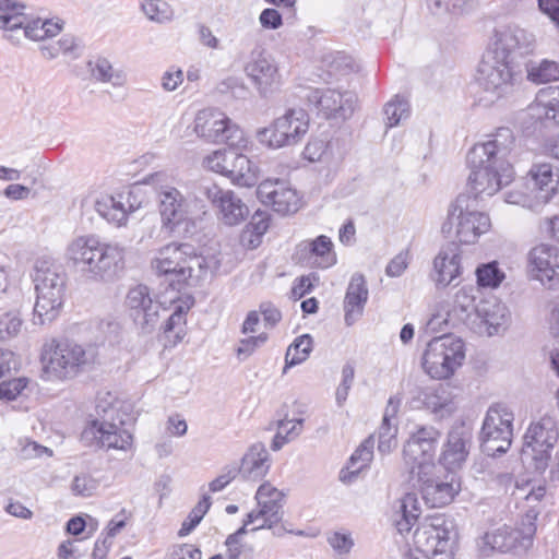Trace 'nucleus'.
I'll list each match as a JSON object with an SVG mask.
<instances>
[{
  "instance_id": "1",
  "label": "nucleus",
  "mask_w": 559,
  "mask_h": 559,
  "mask_svg": "<svg viewBox=\"0 0 559 559\" xmlns=\"http://www.w3.org/2000/svg\"><path fill=\"white\" fill-rule=\"evenodd\" d=\"M515 136L508 127L498 128L484 143L475 144L466 155L471 169L469 194L473 202L481 194L493 195L512 182L514 169L509 156L514 147Z\"/></svg>"
},
{
  "instance_id": "2",
  "label": "nucleus",
  "mask_w": 559,
  "mask_h": 559,
  "mask_svg": "<svg viewBox=\"0 0 559 559\" xmlns=\"http://www.w3.org/2000/svg\"><path fill=\"white\" fill-rule=\"evenodd\" d=\"M535 43L533 34L518 26L498 33L493 50L478 66L476 80L479 86L487 92H497L521 76Z\"/></svg>"
},
{
  "instance_id": "3",
  "label": "nucleus",
  "mask_w": 559,
  "mask_h": 559,
  "mask_svg": "<svg viewBox=\"0 0 559 559\" xmlns=\"http://www.w3.org/2000/svg\"><path fill=\"white\" fill-rule=\"evenodd\" d=\"M67 255L86 278L93 281H112L124 269V248L102 242L95 236L75 238L68 246Z\"/></svg>"
},
{
  "instance_id": "4",
  "label": "nucleus",
  "mask_w": 559,
  "mask_h": 559,
  "mask_svg": "<svg viewBox=\"0 0 559 559\" xmlns=\"http://www.w3.org/2000/svg\"><path fill=\"white\" fill-rule=\"evenodd\" d=\"M36 290L34 313L40 323L52 321L64 301L67 273L51 259H37L32 274Z\"/></svg>"
},
{
  "instance_id": "5",
  "label": "nucleus",
  "mask_w": 559,
  "mask_h": 559,
  "mask_svg": "<svg viewBox=\"0 0 559 559\" xmlns=\"http://www.w3.org/2000/svg\"><path fill=\"white\" fill-rule=\"evenodd\" d=\"M465 359L464 342L453 335L433 337L423 355V368L433 379H448Z\"/></svg>"
},
{
  "instance_id": "6",
  "label": "nucleus",
  "mask_w": 559,
  "mask_h": 559,
  "mask_svg": "<svg viewBox=\"0 0 559 559\" xmlns=\"http://www.w3.org/2000/svg\"><path fill=\"white\" fill-rule=\"evenodd\" d=\"M477 202L469 194L461 193L449 212L447 222L442 225L443 234H451L456 226L455 236L461 243H473L490 227V218L486 213L478 212Z\"/></svg>"
},
{
  "instance_id": "7",
  "label": "nucleus",
  "mask_w": 559,
  "mask_h": 559,
  "mask_svg": "<svg viewBox=\"0 0 559 559\" xmlns=\"http://www.w3.org/2000/svg\"><path fill=\"white\" fill-rule=\"evenodd\" d=\"M309 129V116L304 109H288L285 115L257 131L258 141L269 148L298 144Z\"/></svg>"
},
{
  "instance_id": "8",
  "label": "nucleus",
  "mask_w": 559,
  "mask_h": 559,
  "mask_svg": "<svg viewBox=\"0 0 559 559\" xmlns=\"http://www.w3.org/2000/svg\"><path fill=\"white\" fill-rule=\"evenodd\" d=\"M204 158V165L212 171L229 178L241 187H252L258 181V166L239 150L243 146L227 145Z\"/></svg>"
},
{
  "instance_id": "9",
  "label": "nucleus",
  "mask_w": 559,
  "mask_h": 559,
  "mask_svg": "<svg viewBox=\"0 0 559 559\" xmlns=\"http://www.w3.org/2000/svg\"><path fill=\"white\" fill-rule=\"evenodd\" d=\"M513 413L502 404L488 408L479 436L484 453L496 456L509 450L513 437Z\"/></svg>"
},
{
  "instance_id": "10",
  "label": "nucleus",
  "mask_w": 559,
  "mask_h": 559,
  "mask_svg": "<svg viewBox=\"0 0 559 559\" xmlns=\"http://www.w3.org/2000/svg\"><path fill=\"white\" fill-rule=\"evenodd\" d=\"M522 455L531 456L532 467L536 473L544 474L551 459V450L559 439V430L555 420L543 417L532 423L524 435Z\"/></svg>"
},
{
  "instance_id": "11",
  "label": "nucleus",
  "mask_w": 559,
  "mask_h": 559,
  "mask_svg": "<svg viewBox=\"0 0 559 559\" xmlns=\"http://www.w3.org/2000/svg\"><path fill=\"white\" fill-rule=\"evenodd\" d=\"M193 130L209 143L247 146L243 131L218 109L200 110L194 118Z\"/></svg>"
},
{
  "instance_id": "12",
  "label": "nucleus",
  "mask_w": 559,
  "mask_h": 559,
  "mask_svg": "<svg viewBox=\"0 0 559 559\" xmlns=\"http://www.w3.org/2000/svg\"><path fill=\"white\" fill-rule=\"evenodd\" d=\"M440 436L441 432L437 428L421 426L404 444L403 456L405 464L409 466L411 480H415V474L436 469L435 457Z\"/></svg>"
},
{
  "instance_id": "13",
  "label": "nucleus",
  "mask_w": 559,
  "mask_h": 559,
  "mask_svg": "<svg viewBox=\"0 0 559 559\" xmlns=\"http://www.w3.org/2000/svg\"><path fill=\"white\" fill-rule=\"evenodd\" d=\"M301 98L310 110L325 120H346L354 110L357 97L352 92H340L333 88L308 87Z\"/></svg>"
},
{
  "instance_id": "14",
  "label": "nucleus",
  "mask_w": 559,
  "mask_h": 559,
  "mask_svg": "<svg viewBox=\"0 0 559 559\" xmlns=\"http://www.w3.org/2000/svg\"><path fill=\"white\" fill-rule=\"evenodd\" d=\"M90 362V355L82 345L64 338L52 342L45 370L60 380L72 379Z\"/></svg>"
},
{
  "instance_id": "15",
  "label": "nucleus",
  "mask_w": 559,
  "mask_h": 559,
  "mask_svg": "<svg viewBox=\"0 0 559 559\" xmlns=\"http://www.w3.org/2000/svg\"><path fill=\"white\" fill-rule=\"evenodd\" d=\"M128 317L142 334H151L160 319L162 304L152 296L151 289L143 284L132 287L126 297Z\"/></svg>"
},
{
  "instance_id": "16",
  "label": "nucleus",
  "mask_w": 559,
  "mask_h": 559,
  "mask_svg": "<svg viewBox=\"0 0 559 559\" xmlns=\"http://www.w3.org/2000/svg\"><path fill=\"white\" fill-rule=\"evenodd\" d=\"M157 199L163 228L174 233L181 224L190 221V202L177 188L162 186Z\"/></svg>"
},
{
  "instance_id": "17",
  "label": "nucleus",
  "mask_w": 559,
  "mask_h": 559,
  "mask_svg": "<svg viewBox=\"0 0 559 559\" xmlns=\"http://www.w3.org/2000/svg\"><path fill=\"white\" fill-rule=\"evenodd\" d=\"M257 197L281 215L296 213L299 209L300 199L296 190L284 180H263L257 188Z\"/></svg>"
},
{
  "instance_id": "18",
  "label": "nucleus",
  "mask_w": 559,
  "mask_h": 559,
  "mask_svg": "<svg viewBox=\"0 0 559 559\" xmlns=\"http://www.w3.org/2000/svg\"><path fill=\"white\" fill-rule=\"evenodd\" d=\"M445 537H457L453 521L443 515H437L426 520L416 528L414 544L418 551L429 558V554L441 547Z\"/></svg>"
},
{
  "instance_id": "19",
  "label": "nucleus",
  "mask_w": 559,
  "mask_h": 559,
  "mask_svg": "<svg viewBox=\"0 0 559 559\" xmlns=\"http://www.w3.org/2000/svg\"><path fill=\"white\" fill-rule=\"evenodd\" d=\"M533 275L548 289L559 287V250L549 245H539L528 254Z\"/></svg>"
},
{
  "instance_id": "20",
  "label": "nucleus",
  "mask_w": 559,
  "mask_h": 559,
  "mask_svg": "<svg viewBox=\"0 0 559 559\" xmlns=\"http://www.w3.org/2000/svg\"><path fill=\"white\" fill-rule=\"evenodd\" d=\"M471 443L472 431L464 423L452 426L448 432L439 463L448 471L461 467L469 453Z\"/></svg>"
},
{
  "instance_id": "21",
  "label": "nucleus",
  "mask_w": 559,
  "mask_h": 559,
  "mask_svg": "<svg viewBox=\"0 0 559 559\" xmlns=\"http://www.w3.org/2000/svg\"><path fill=\"white\" fill-rule=\"evenodd\" d=\"M528 176L533 183L532 193L534 204L531 209L537 210L540 205L549 203L559 190V170L550 163L534 164Z\"/></svg>"
},
{
  "instance_id": "22",
  "label": "nucleus",
  "mask_w": 559,
  "mask_h": 559,
  "mask_svg": "<svg viewBox=\"0 0 559 559\" xmlns=\"http://www.w3.org/2000/svg\"><path fill=\"white\" fill-rule=\"evenodd\" d=\"M333 247V242L328 236L320 235L313 240L298 243L295 249V259L304 265L329 269L336 263Z\"/></svg>"
},
{
  "instance_id": "23",
  "label": "nucleus",
  "mask_w": 559,
  "mask_h": 559,
  "mask_svg": "<svg viewBox=\"0 0 559 559\" xmlns=\"http://www.w3.org/2000/svg\"><path fill=\"white\" fill-rule=\"evenodd\" d=\"M413 403L414 407L426 408L439 419L451 416L456 409L452 390L443 383L418 389Z\"/></svg>"
},
{
  "instance_id": "24",
  "label": "nucleus",
  "mask_w": 559,
  "mask_h": 559,
  "mask_svg": "<svg viewBox=\"0 0 559 559\" xmlns=\"http://www.w3.org/2000/svg\"><path fill=\"white\" fill-rule=\"evenodd\" d=\"M192 253V245L171 242L157 252L152 261V267L158 275H173L176 287H179V270L185 264L186 255Z\"/></svg>"
},
{
  "instance_id": "25",
  "label": "nucleus",
  "mask_w": 559,
  "mask_h": 559,
  "mask_svg": "<svg viewBox=\"0 0 559 559\" xmlns=\"http://www.w3.org/2000/svg\"><path fill=\"white\" fill-rule=\"evenodd\" d=\"M283 498L284 495L270 483H264L258 488L255 499L262 513L263 523L251 531L271 530L282 521Z\"/></svg>"
},
{
  "instance_id": "26",
  "label": "nucleus",
  "mask_w": 559,
  "mask_h": 559,
  "mask_svg": "<svg viewBox=\"0 0 559 559\" xmlns=\"http://www.w3.org/2000/svg\"><path fill=\"white\" fill-rule=\"evenodd\" d=\"M207 197L219 210V219L229 226L237 225L249 215L248 206L233 191L217 187L207 190Z\"/></svg>"
},
{
  "instance_id": "27",
  "label": "nucleus",
  "mask_w": 559,
  "mask_h": 559,
  "mask_svg": "<svg viewBox=\"0 0 559 559\" xmlns=\"http://www.w3.org/2000/svg\"><path fill=\"white\" fill-rule=\"evenodd\" d=\"M435 469H426L425 474H415V479L420 484V490L426 503L432 508L449 504L457 493L452 483L442 481L435 477Z\"/></svg>"
},
{
  "instance_id": "28",
  "label": "nucleus",
  "mask_w": 559,
  "mask_h": 559,
  "mask_svg": "<svg viewBox=\"0 0 559 559\" xmlns=\"http://www.w3.org/2000/svg\"><path fill=\"white\" fill-rule=\"evenodd\" d=\"M461 274V254L459 246L450 242L441 248L433 260V273L431 274L438 287L450 285Z\"/></svg>"
},
{
  "instance_id": "29",
  "label": "nucleus",
  "mask_w": 559,
  "mask_h": 559,
  "mask_svg": "<svg viewBox=\"0 0 559 559\" xmlns=\"http://www.w3.org/2000/svg\"><path fill=\"white\" fill-rule=\"evenodd\" d=\"M369 298L366 278L360 273H355L347 286L344 297V311L346 325H353L361 316Z\"/></svg>"
},
{
  "instance_id": "30",
  "label": "nucleus",
  "mask_w": 559,
  "mask_h": 559,
  "mask_svg": "<svg viewBox=\"0 0 559 559\" xmlns=\"http://www.w3.org/2000/svg\"><path fill=\"white\" fill-rule=\"evenodd\" d=\"M239 475L246 480L259 481L270 469V454L262 442L252 444L238 465Z\"/></svg>"
},
{
  "instance_id": "31",
  "label": "nucleus",
  "mask_w": 559,
  "mask_h": 559,
  "mask_svg": "<svg viewBox=\"0 0 559 559\" xmlns=\"http://www.w3.org/2000/svg\"><path fill=\"white\" fill-rule=\"evenodd\" d=\"M247 74L251 78L262 96L275 90L281 83V75L276 64L265 57L249 62L246 67Z\"/></svg>"
},
{
  "instance_id": "32",
  "label": "nucleus",
  "mask_w": 559,
  "mask_h": 559,
  "mask_svg": "<svg viewBox=\"0 0 559 559\" xmlns=\"http://www.w3.org/2000/svg\"><path fill=\"white\" fill-rule=\"evenodd\" d=\"M88 433L94 435L98 439V443L103 448L126 450L132 443V436L124 429H120L112 423L103 421L94 423L92 429L83 432V438Z\"/></svg>"
},
{
  "instance_id": "33",
  "label": "nucleus",
  "mask_w": 559,
  "mask_h": 559,
  "mask_svg": "<svg viewBox=\"0 0 559 559\" xmlns=\"http://www.w3.org/2000/svg\"><path fill=\"white\" fill-rule=\"evenodd\" d=\"M478 316L488 326L490 335L498 334L504 330L510 320V312L507 306L497 299L484 300L476 307Z\"/></svg>"
},
{
  "instance_id": "34",
  "label": "nucleus",
  "mask_w": 559,
  "mask_h": 559,
  "mask_svg": "<svg viewBox=\"0 0 559 559\" xmlns=\"http://www.w3.org/2000/svg\"><path fill=\"white\" fill-rule=\"evenodd\" d=\"M23 4H16L11 0H0V28L4 31V37L13 45L20 44V37L13 32L23 26L25 14Z\"/></svg>"
},
{
  "instance_id": "35",
  "label": "nucleus",
  "mask_w": 559,
  "mask_h": 559,
  "mask_svg": "<svg viewBox=\"0 0 559 559\" xmlns=\"http://www.w3.org/2000/svg\"><path fill=\"white\" fill-rule=\"evenodd\" d=\"M185 264L179 270V287H176L175 281H170L173 289L180 292L183 286L192 285L193 278L199 280L206 271L205 259L197 254L195 248L192 246V253L186 255Z\"/></svg>"
},
{
  "instance_id": "36",
  "label": "nucleus",
  "mask_w": 559,
  "mask_h": 559,
  "mask_svg": "<svg viewBox=\"0 0 559 559\" xmlns=\"http://www.w3.org/2000/svg\"><path fill=\"white\" fill-rule=\"evenodd\" d=\"M399 503L401 516L395 521V526L401 534L408 533L419 516L417 496L407 492L400 499Z\"/></svg>"
},
{
  "instance_id": "37",
  "label": "nucleus",
  "mask_w": 559,
  "mask_h": 559,
  "mask_svg": "<svg viewBox=\"0 0 559 559\" xmlns=\"http://www.w3.org/2000/svg\"><path fill=\"white\" fill-rule=\"evenodd\" d=\"M270 224V216L267 213L260 210L255 211L250 222L242 230L240 239L242 243L248 242L249 247L255 248L261 242V237L266 233Z\"/></svg>"
},
{
  "instance_id": "38",
  "label": "nucleus",
  "mask_w": 559,
  "mask_h": 559,
  "mask_svg": "<svg viewBox=\"0 0 559 559\" xmlns=\"http://www.w3.org/2000/svg\"><path fill=\"white\" fill-rule=\"evenodd\" d=\"M312 349L313 338L310 334H302L296 337L295 341L287 348L283 373H286L288 368L299 365L307 360Z\"/></svg>"
},
{
  "instance_id": "39",
  "label": "nucleus",
  "mask_w": 559,
  "mask_h": 559,
  "mask_svg": "<svg viewBox=\"0 0 559 559\" xmlns=\"http://www.w3.org/2000/svg\"><path fill=\"white\" fill-rule=\"evenodd\" d=\"M95 211L109 223L118 226L126 223L128 211L124 204L115 197L107 195L95 202Z\"/></svg>"
},
{
  "instance_id": "40",
  "label": "nucleus",
  "mask_w": 559,
  "mask_h": 559,
  "mask_svg": "<svg viewBox=\"0 0 559 559\" xmlns=\"http://www.w3.org/2000/svg\"><path fill=\"white\" fill-rule=\"evenodd\" d=\"M373 439H365L350 455L346 468L349 471V479L356 477L361 469L367 467L373 457Z\"/></svg>"
},
{
  "instance_id": "41",
  "label": "nucleus",
  "mask_w": 559,
  "mask_h": 559,
  "mask_svg": "<svg viewBox=\"0 0 559 559\" xmlns=\"http://www.w3.org/2000/svg\"><path fill=\"white\" fill-rule=\"evenodd\" d=\"M527 72V79L536 84H544L559 80V63L551 60H543L537 67L523 66Z\"/></svg>"
},
{
  "instance_id": "42",
  "label": "nucleus",
  "mask_w": 559,
  "mask_h": 559,
  "mask_svg": "<svg viewBox=\"0 0 559 559\" xmlns=\"http://www.w3.org/2000/svg\"><path fill=\"white\" fill-rule=\"evenodd\" d=\"M520 536L521 532L518 530H498L492 534L486 533L484 540L485 544L490 545L491 549H497L500 552H508L515 547Z\"/></svg>"
},
{
  "instance_id": "43",
  "label": "nucleus",
  "mask_w": 559,
  "mask_h": 559,
  "mask_svg": "<svg viewBox=\"0 0 559 559\" xmlns=\"http://www.w3.org/2000/svg\"><path fill=\"white\" fill-rule=\"evenodd\" d=\"M383 112L386 117V127L393 128L409 117V103L405 97L396 95L384 105Z\"/></svg>"
},
{
  "instance_id": "44",
  "label": "nucleus",
  "mask_w": 559,
  "mask_h": 559,
  "mask_svg": "<svg viewBox=\"0 0 559 559\" xmlns=\"http://www.w3.org/2000/svg\"><path fill=\"white\" fill-rule=\"evenodd\" d=\"M477 284L480 287H498L504 280V273L499 269L497 261L480 264L476 269Z\"/></svg>"
},
{
  "instance_id": "45",
  "label": "nucleus",
  "mask_w": 559,
  "mask_h": 559,
  "mask_svg": "<svg viewBox=\"0 0 559 559\" xmlns=\"http://www.w3.org/2000/svg\"><path fill=\"white\" fill-rule=\"evenodd\" d=\"M186 314L187 311L183 306L179 305L163 325V331L166 337H170V334L174 333V345L181 342L185 336Z\"/></svg>"
},
{
  "instance_id": "46",
  "label": "nucleus",
  "mask_w": 559,
  "mask_h": 559,
  "mask_svg": "<svg viewBox=\"0 0 559 559\" xmlns=\"http://www.w3.org/2000/svg\"><path fill=\"white\" fill-rule=\"evenodd\" d=\"M211 507V497L204 495L198 504L190 511L187 519L183 521L178 535L180 537L189 535L197 525L201 522Z\"/></svg>"
},
{
  "instance_id": "47",
  "label": "nucleus",
  "mask_w": 559,
  "mask_h": 559,
  "mask_svg": "<svg viewBox=\"0 0 559 559\" xmlns=\"http://www.w3.org/2000/svg\"><path fill=\"white\" fill-rule=\"evenodd\" d=\"M396 432L397 428L391 424L389 412H384L378 432V450L381 453H389L396 445Z\"/></svg>"
},
{
  "instance_id": "48",
  "label": "nucleus",
  "mask_w": 559,
  "mask_h": 559,
  "mask_svg": "<svg viewBox=\"0 0 559 559\" xmlns=\"http://www.w3.org/2000/svg\"><path fill=\"white\" fill-rule=\"evenodd\" d=\"M23 325L19 311H0V341L16 336Z\"/></svg>"
},
{
  "instance_id": "49",
  "label": "nucleus",
  "mask_w": 559,
  "mask_h": 559,
  "mask_svg": "<svg viewBox=\"0 0 559 559\" xmlns=\"http://www.w3.org/2000/svg\"><path fill=\"white\" fill-rule=\"evenodd\" d=\"M29 383L28 378L20 377L10 380H3L0 383V400L14 401L23 394V391Z\"/></svg>"
},
{
  "instance_id": "50",
  "label": "nucleus",
  "mask_w": 559,
  "mask_h": 559,
  "mask_svg": "<svg viewBox=\"0 0 559 559\" xmlns=\"http://www.w3.org/2000/svg\"><path fill=\"white\" fill-rule=\"evenodd\" d=\"M47 34L48 33H46L44 21L40 19L27 23L25 19L23 26L20 29L13 32V35L19 36L20 39L22 37H26L33 40H43L47 38Z\"/></svg>"
},
{
  "instance_id": "51",
  "label": "nucleus",
  "mask_w": 559,
  "mask_h": 559,
  "mask_svg": "<svg viewBox=\"0 0 559 559\" xmlns=\"http://www.w3.org/2000/svg\"><path fill=\"white\" fill-rule=\"evenodd\" d=\"M98 487V483L91 475L82 474L73 478L71 490L75 496L91 497Z\"/></svg>"
},
{
  "instance_id": "52",
  "label": "nucleus",
  "mask_w": 559,
  "mask_h": 559,
  "mask_svg": "<svg viewBox=\"0 0 559 559\" xmlns=\"http://www.w3.org/2000/svg\"><path fill=\"white\" fill-rule=\"evenodd\" d=\"M278 416L281 418L276 421V426L278 430H285V435L290 439H295L298 437L302 431V418L297 419H288V413L281 409L278 412Z\"/></svg>"
},
{
  "instance_id": "53",
  "label": "nucleus",
  "mask_w": 559,
  "mask_h": 559,
  "mask_svg": "<svg viewBox=\"0 0 559 559\" xmlns=\"http://www.w3.org/2000/svg\"><path fill=\"white\" fill-rule=\"evenodd\" d=\"M278 416L281 418L276 421V426L278 430H285V435L290 439H295L298 437L302 431V418L297 419H288V413L281 409L278 412Z\"/></svg>"
},
{
  "instance_id": "54",
  "label": "nucleus",
  "mask_w": 559,
  "mask_h": 559,
  "mask_svg": "<svg viewBox=\"0 0 559 559\" xmlns=\"http://www.w3.org/2000/svg\"><path fill=\"white\" fill-rule=\"evenodd\" d=\"M88 69L92 76L100 82H110L112 79V66L106 58H97L88 61Z\"/></svg>"
},
{
  "instance_id": "55",
  "label": "nucleus",
  "mask_w": 559,
  "mask_h": 559,
  "mask_svg": "<svg viewBox=\"0 0 559 559\" xmlns=\"http://www.w3.org/2000/svg\"><path fill=\"white\" fill-rule=\"evenodd\" d=\"M238 474L237 464L225 466L223 473L210 483V490L212 492L223 490Z\"/></svg>"
},
{
  "instance_id": "56",
  "label": "nucleus",
  "mask_w": 559,
  "mask_h": 559,
  "mask_svg": "<svg viewBox=\"0 0 559 559\" xmlns=\"http://www.w3.org/2000/svg\"><path fill=\"white\" fill-rule=\"evenodd\" d=\"M474 288L464 286L460 288L453 299V308L460 309L463 312L474 308L475 297L473 295Z\"/></svg>"
},
{
  "instance_id": "57",
  "label": "nucleus",
  "mask_w": 559,
  "mask_h": 559,
  "mask_svg": "<svg viewBox=\"0 0 559 559\" xmlns=\"http://www.w3.org/2000/svg\"><path fill=\"white\" fill-rule=\"evenodd\" d=\"M328 143L321 139L310 140L304 150V157L310 162H319L326 153Z\"/></svg>"
},
{
  "instance_id": "58",
  "label": "nucleus",
  "mask_w": 559,
  "mask_h": 559,
  "mask_svg": "<svg viewBox=\"0 0 559 559\" xmlns=\"http://www.w3.org/2000/svg\"><path fill=\"white\" fill-rule=\"evenodd\" d=\"M408 265V252L402 251L388 263L385 274L390 277L401 276Z\"/></svg>"
},
{
  "instance_id": "59",
  "label": "nucleus",
  "mask_w": 559,
  "mask_h": 559,
  "mask_svg": "<svg viewBox=\"0 0 559 559\" xmlns=\"http://www.w3.org/2000/svg\"><path fill=\"white\" fill-rule=\"evenodd\" d=\"M330 546L338 554H348L354 546L349 535L334 533L329 538Z\"/></svg>"
},
{
  "instance_id": "60",
  "label": "nucleus",
  "mask_w": 559,
  "mask_h": 559,
  "mask_svg": "<svg viewBox=\"0 0 559 559\" xmlns=\"http://www.w3.org/2000/svg\"><path fill=\"white\" fill-rule=\"evenodd\" d=\"M259 20L261 25L267 29H277L283 25L282 14L275 9H264Z\"/></svg>"
},
{
  "instance_id": "61",
  "label": "nucleus",
  "mask_w": 559,
  "mask_h": 559,
  "mask_svg": "<svg viewBox=\"0 0 559 559\" xmlns=\"http://www.w3.org/2000/svg\"><path fill=\"white\" fill-rule=\"evenodd\" d=\"M259 310L265 323L271 326H275L282 320L281 311L270 301L261 302Z\"/></svg>"
},
{
  "instance_id": "62",
  "label": "nucleus",
  "mask_w": 559,
  "mask_h": 559,
  "mask_svg": "<svg viewBox=\"0 0 559 559\" xmlns=\"http://www.w3.org/2000/svg\"><path fill=\"white\" fill-rule=\"evenodd\" d=\"M16 369L15 355L8 349L0 348V380Z\"/></svg>"
},
{
  "instance_id": "63",
  "label": "nucleus",
  "mask_w": 559,
  "mask_h": 559,
  "mask_svg": "<svg viewBox=\"0 0 559 559\" xmlns=\"http://www.w3.org/2000/svg\"><path fill=\"white\" fill-rule=\"evenodd\" d=\"M456 538L445 537L443 544L438 549L429 554L431 559H454V544Z\"/></svg>"
},
{
  "instance_id": "64",
  "label": "nucleus",
  "mask_w": 559,
  "mask_h": 559,
  "mask_svg": "<svg viewBox=\"0 0 559 559\" xmlns=\"http://www.w3.org/2000/svg\"><path fill=\"white\" fill-rule=\"evenodd\" d=\"M543 13L549 16L559 29V0H537Z\"/></svg>"
}]
</instances>
